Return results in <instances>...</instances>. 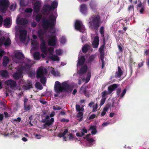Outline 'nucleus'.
I'll list each match as a JSON object with an SVG mask.
<instances>
[{
    "label": "nucleus",
    "instance_id": "obj_45",
    "mask_svg": "<svg viewBox=\"0 0 149 149\" xmlns=\"http://www.w3.org/2000/svg\"><path fill=\"white\" fill-rule=\"evenodd\" d=\"M24 109L26 111H28L31 109V107L30 105H27V104L25 105H24Z\"/></svg>",
    "mask_w": 149,
    "mask_h": 149
},
{
    "label": "nucleus",
    "instance_id": "obj_40",
    "mask_svg": "<svg viewBox=\"0 0 149 149\" xmlns=\"http://www.w3.org/2000/svg\"><path fill=\"white\" fill-rule=\"evenodd\" d=\"M40 78V82L43 84H45L46 81V77L43 76L41 77Z\"/></svg>",
    "mask_w": 149,
    "mask_h": 149
},
{
    "label": "nucleus",
    "instance_id": "obj_49",
    "mask_svg": "<svg viewBox=\"0 0 149 149\" xmlns=\"http://www.w3.org/2000/svg\"><path fill=\"white\" fill-rule=\"evenodd\" d=\"M36 86L37 88H40V90L42 89V86L38 82H37L36 83Z\"/></svg>",
    "mask_w": 149,
    "mask_h": 149
},
{
    "label": "nucleus",
    "instance_id": "obj_9",
    "mask_svg": "<svg viewBox=\"0 0 149 149\" xmlns=\"http://www.w3.org/2000/svg\"><path fill=\"white\" fill-rule=\"evenodd\" d=\"M16 21L17 24L23 26L26 25L29 22L28 19L25 18H17Z\"/></svg>",
    "mask_w": 149,
    "mask_h": 149
},
{
    "label": "nucleus",
    "instance_id": "obj_37",
    "mask_svg": "<svg viewBox=\"0 0 149 149\" xmlns=\"http://www.w3.org/2000/svg\"><path fill=\"white\" fill-rule=\"evenodd\" d=\"M42 18V15L41 14H37L36 16V20L38 22H39Z\"/></svg>",
    "mask_w": 149,
    "mask_h": 149
},
{
    "label": "nucleus",
    "instance_id": "obj_25",
    "mask_svg": "<svg viewBox=\"0 0 149 149\" xmlns=\"http://www.w3.org/2000/svg\"><path fill=\"white\" fill-rule=\"evenodd\" d=\"M87 70V67L86 65L83 66L79 70V73L82 74L86 73Z\"/></svg>",
    "mask_w": 149,
    "mask_h": 149
},
{
    "label": "nucleus",
    "instance_id": "obj_54",
    "mask_svg": "<svg viewBox=\"0 0 149 149\" xmlns=\"http://www.w3.org/2000/svg\"><path fill=\"white\" fill-rule=\"evenodd\" d=\"M61 109V108L58 105L53 106V109L54 110H59Z\"/></svg>",
    "mask_w": 149,
    "mask_h": 149
},
{
    "label": "nucleus",
    "instance_id": "obj_61",
    "mask_svg": "<svg viewBox=\"0 0 149 149\" xmlns=\"http://www.w3.org/2000/svg\"><path fill=\"white\" fill-rule=\"evenodd\" d=\"M20 4L21 6H24L26 5L24 2V0H20Z\"/></svg>",
    "mask_w": 149,
    "mask_h": 149
},
{
    "label": "nucleus",
    "instance_id": "obj_62",
    "mask_svg": "<svg viewBox=\"0 0 149 149\" xmlns=\"http://www.w3.org/2000/svg\"><path fill=\"white\" fill-rule=\"evenodd\" d=\"M96 116V115L95 114H92L88 118L89 120H91L94 118Z\"/></svg>",
    "mask_w": 149,
    "mask_h": 149
},
{
    "label": "nucleus",
    "instance_id": "obj_52",
    "mask_svg": "<svg viewBox=\"0 0 149 149\" xmlns=\"http://www.w3.org/2000/svg\"><path fill=\"white\" fill-rule=\"evenodd\" d=\"M56 52L57 55H61L62 54V50L61 49H57L56 50Z\"/></svg>",
    "mask_w": 149,
    "mask_h": 149
},
{
    "label": "nucleus",
    "instance_id": "obj_20",
    "mask_svg": "<svg viewBox=\"0 0 149 149\" xmlns=\"http://www.w3.org/2000/svg\"><path fill=\"white\" fill-rule=\"evenodd\" d=\"M118 87L117 84H113L109 86L108 88V90L109 93H111L112 91L115 90V89Z\"/></svg>",
    "mask_w": 149,
    "mask_h": 149
},
{
    "label": "nucleus",
    "instance_id": "obj_38",
    "mask_svg": "<svg viewBox=\"0 0 149 149\" xmlns=\"http://www.w3.org/2000/svg\"><path fill=\"white\" fill-rule=\"evenodd\" d=\"M8 75V73L6 70H3L1 73V75L2 77H6Z\"/></svg>",
    "mask_w": 149,
    "mask_h": 149
},
{
    "label": "nucleus",
    "instance_id": "obj_1",
    "mask_svg": "<svg viewBox=\"0 0 149 149\" xmlns=\"http://www.w3.org/2000/svg\"><path fill=\"white\" fill-rule=\"evenodd\" d=\"M56 23V17L53 15L49 16L48 19L46 18H43L42 20V25L45 30L47 31L49 28L51 30H53L52 32H50L54 34L56 32L54 27Z\"/></svg>",
    "mask_w": 149,
    "mask_h": 149
},
{
    "label": "nucleus",
    "instance_id": "obj_30",
    "mask_svg": "<svg viewBox=\"0 0 149 149\" xmlns=\"http://www.w3.org/2000/svg\"><path fill=\"white\" fill-rule=\"evenodd\" d=\"M31 44L33 47V48L34 49L37 50L38 48L37 43L36 41H33L32 42Z\"/></svg>",
    "mask_w": 149,
    "mask_h": 149
},
{
    "label": "nucleus",
    "instance_id": "obj_12",
    "mask_svg": "<svg viewBox=\"0 0 149 149\" xmlns=\"http://www.w3.org/2000/svg\"><path fill=\"white\" fill-rule=\"evenodd\" d=\"M80 10L84 15H86L88 13L87 7L86 4L83 3L80 5Z\"/></svg>",
    "mask_w": 149,
    "mask_h": 149
},
{
    "label": "nucleus",
    "instance_id": "obj_44",
    "mask_svg": "<svg viewBox=\"0 0 149 149\" xmlns=\"http://www.w3.org/2000/svg\"><path fill=\"white\" fill-rule=\"evenodd\" d=\"M38 37H40L41 36H43L44 34V31L41 29L38 31Z\"/></svg>",
    "mask_w": 149,
    "mask_h": 149
},
{
    "label": "nucleus",
    "instance_id": "obj_19",
    "mask_svg": "<svg viewBox=\"0 0 149 149\" xmlns=\"http://www.w3.org/2000/svg\"><path fill=\"white\" fill-rule=\"evenodd\" d=\"M118 70L116 71L115 74V77L120 78L123 74V72L119 66L118 67Z\"/></svg>",
    "mask_w": 149,
    "mask_h": 149
},
{
    "label": "nucleus",
    "instance_id": "obj_15",
    "mask_svg": "<svg viewBox=\"0 0 149 149\" xmlns=\"http://www.w3.org/2000/svg\"><path fill=\"white\" fill-rule=\"evenodd\" d=\"M22 72L20 70V68L17 70L13 75L14 78L15 79H18L20 78L22 73Z\"/></svg>",
    "mask_w": 149,
    "mask_h": 149
},
{
    "label": "nucleus",
    "instance_id": "obj_27",
    "mask_svg": "<svg viewBox=\"0 0 149 149\" xmlns=\"http://www.w3.org/2000/svg\"><path fill=\"white\" fill-rule=\"evenodd\" d=\"M68 132V129H65L64 130V131L63 133L60 132L58 134V136L60 138L63 137Z\"/></svg>",
    "mask_w": 149,
    "mask_h": 149
},
{
    "label": "nucleus",
    "instance_id": "obj_6",
    "mask_svg": "<svg viewBox=\"0 0 149 149\" xmlns=\"http://www.w3.org/2000/svg\"><path fill=\"white\" fill-rule=\"evenodd\" d=\"M74 26L75 29L80 32H84L85 31V28L81 22L77 20L75 22Z\"/></svg>",
    "mask_w": 149,
    "mask_h": 149
},
{
    "label": "nucleus",
    "instance_id": "obj_4",
    "mask_svg": "<svg viewBox=\"0 0 149 149\" xmlns=\"http://www.w3.org/2000/svg\"><path fill=\"white\" fill-rule=\"evenodd\" d=\"M55 115V112L54 111L52 112L49 116L47 115L45 117V118L42 120L41 121L43 123H45L44 124V127L46 128L48 126H49L52 125L54 122V119L53 118H52Z\"/></svg>",
    "mask_w": 149,
    "mask_h": 149
},
{
    "label": "nucleus",
    "instance_id": "obj_31",
    "mask_svg": "<svg viewBox=\"0 0 149 149\" xmlns=\"http://www.w3.org/2000/svg\"><path fill=\"white\" fill-rule=\"evenodd\" d=\"M90 128L92 130L91 133L93 135L95 134L97 132L96 127L94 125L90 127Z\"/></svg>",
    "mask_w": 149,
    "mask_h": 149
},
{
    "label": "nucleus",
    "instance_id": "obj_11",
    "mask_svg": "<svg viewBox=\"0 0 149 149\" xmlns=\"http://www.w3.org/2000/svg\"><path fill=\"white\" fill-rule=\"evenodd\" d=\"M19 39L21 41H25L26 40V35L27 33V31L25 30H22L19 31Z\"/></svg>",
    "mask_w": 149,
    "mask_h": 149
},
{
    "label": "nucleus",
    "instance_id": "obj_24",
    "mask_svg": "<svg viewBox=\"0 0 149 149\" xmlns=\"http://www.w3.org/2000/svg\"><path fill=\"white\" fill-rule=\"evenodd\" d=\"M91 48L90 45L87 44H85L82 48V52L84 53H86Z\"/></svg>",
    "mask_w": 149,
    "mask_h": 149
},
{
    "label": "nucleus",
    "instance_id": "obj_58",
    "mask_svg": "<svg viewBox=\"0 0 149 149\" xmlns=\"http://www.w3.org/2000/svg\"><path fill=\"white\" fill-rule=\"evenodd\" d=\"M66 41L65 38L64 37H62L60 39L61 42L63 44L65 43Z\"/></svg>",
    "mask_w": 149,
    "mask_h": 149
},
{
    "label": "nucleus",
    "instance_id": "obj_46",
    "mask_svg": "<svg viewBox=\"0 0 149 149\" xmlns=\"http://www.w3.org/2000/svg\"><path fill=\"white\" fill-rule=\"evenodd\" d=\"M48 51L50 54L52 55L54 52V48L52 47H50L48 48Z\"/></svg>",
    "mask_w": 149,
    "mask_h": 149
},
{
    "label": "nucleus",
    "instance_id": "obj_57",
    "mask_svg": "<svg viewBox=\"0 0 149 149\" xmlns=\"http://www.w3.org/2000/svg\"><path fill=\"white\" fill-rule=\"evenodd\" d=\"M83 115V113L82 112L79 111L78 112L77 115V118H80V117H82Z\"/></svg>",
    "mask_w": 149,
    "mask_h": 149
},
{
    "label": "nucleus",
    "instance_id": "obj_22",
    "mask_svg": "<svg viewBox=\"0 0 149 149\" xmlns=\"http://www.w3.org/2000/svg\"><path fill=\"white\" fill-rule=\"evenodd\" d=\"M85 58L84 56H82L79 58L77 65L79 66L83 65L85 62Z\"/></svg>",
    "mask_w": 149,
    "mask_h": 149
},
{
    "label": "nucleus",
    "instance_id": "obj_18",
    "mask_svg": "<svg viewBox=\"0 0 149 149\" xmlns=\"http://www.w3.org/2000/svg\"><path fill=\"white\" fill-rule=\"evenodd\" d=\"M99 38L97 36H95L94 38V40L92 43V45L93 48H97L99 44Z\"/></svg>",
    "mask_w": 149,
    "mask_h": 149
},
{
    "label": "nucleus",
    "instance_id": "obj_17",
    "mask_svg": "<svg viewBox=\"0 0 149 149\" xmlns=\"http://www.w3.org/2000/svg\"><path fill=\"white\" fill-rule=\"evenodd\" d=\"M40 48L42 52L45 54L47 53V48L45 42L43 41L40 44Z\"/></svg>",
    "mask_w": 149,
    "mask_h": 149
},
{
    "label": "nucleus",
    "instance_id": "obj_16",
    "mask_svg": "<svg viewBox=\"0 0 149 149\" xmlns=\"http://www.w3.org/2000/svg\"><path fill=\"white\" fill-rule=\"evenodd\" d=\"M5 84L8 86H10L11 88L12 87H15L17 85L16 82L12 79L6 81H5Z\"/></svg>",
    "mask_w": 149,
    "mask_h": 149
},
{
    "label": "nucleus",
    "instance_id": "obj_33",
    "mask_svg": "<svg viewBox=\"0 0 149 149\" xmlns=\"http://www.w3.org/2000/svg\"><path fill=\"white\" fill-rule=\"evenodd\" d=\"M110 94V93H109V91H107L106 90H104L101 93L102 97L106 98L107 97H106L107 95H109Z\"/></svg>",
    "mask_w": 149,
    "mask_h": 149
},
{
    "label": "nucleus",
    "instance_id": "obj_50",
    "mask_svg": "<svg viewBox=\"0 0 149 149\" xmlns=\"http://www.w3.org/2000/svg\"><path fill=\"white\" fill-rule=\"evenodd\" d=\"M106 100V98L102 97V99L100 100V105H102L104 103Z\"/></svg>",
    "mask_w": 149,
    "mask_h": 149
},
{
    "label": "nucleus",
    "instance_id": "obj_32",
    "mask_svg": "<svg viewBox=\"0 0 149 149\" xmlns=\"http://www.w3.org/2000/svg\"><path fill=\"white\" fill-rule=\"evenodd\" d=\"M4 24L6 26H8L10 24V19L9 17H7L3 21Z\"/></svg>",
    "mask_w": 149,
    "mask_h": 149
},
{
    "label": "nucleus",
    "instance_id": "obj_39",
    "mask_svg": "<svg viewBox=\"0 0 149 149\" xmlns=\"http://www.w3.org/2000/svg\"><path fill=\"white\" fill-rule=\"evenodd\" d=\"M95 58V56L94 55H91L89 57L88 59V63H91L92 61H93L94 60Z\"/></svg>",
    "mask_w": 149,
    "mask_h": 149
},
{
    "label": "nucleus",
    "instance_id": "obj_3",
    "mask_svg": "<svg viewBox=\"0 0 149 149\" xmlns=\"http://www.w3.org/2000/svg\"><path fill=\"white\" fill-rule=\"evenodd\" d=\"M73 87L69 85L67 82L65 81L61 84L59 81L55 82L54 86V90L55 92L58 93L60 92H71L72 91Z\"/></svg>",
    "mask_w": 149,
    "mask_h": 149
},
{
    "label": "nucleus",
    "instance_id": "obj_21",
    "mask_svg": "<svg viewBox=\"0 0 149 149\" xmlns=\"http://www.w3.org/2000/svg\"><path fill=\"white\" fill-rule=\"evenodd\" d=\"M15 57L18 59L23 60L25 58L23 54L20 52H17L15 54Z\"/></svg>",
    "mask_w": 149,
    "mask_h": 149
},
{
    "label": "nucleus",
    "instance_id": "obj_5",
    "mask_svg": "<svg viewBox=\"0 0 149 149\" xmlns=\"http://www.w3.org/2000/svg\"><path fill=\"white\" fill-rule=\"evenodd\" d=\"M10 3L8 0H0V10L5 13Z\"/></svg>",
    "mask_w": 149,
    "mask_h": 149
},
{
    "label": "nucleus",
    "instance_id": "obj_10",
    "mask_svg": "<svg viewBox=\"0 0 149 149\" xmlns=\"http://www.w3.org/2000/svg\"><path fill=\"white\" fill-rule=\"evenodd\" d=\"M105 45V38L104 37L103 38V44L101 46L99 49V52L100 53V58H104V48Z\"/></svg>",
    "mask_w": 149,
    "mask_h": 149
},
{
    "label": "nucleus",
    "instance_id": "obj_43",
    "mask_svg": "<svg viewBox=\"0 0 149 149\" xmlns=\"http://www.w3.org/2000/svg\"><path fill=\"white\" fill-rule=\"evenodd\" d=\"M128 10L129 12L132 10L133 13H134V7L133 5H130L129 6L128 8Z\"/></svg>",
    "mask_w": 149,
    "mask_h": 149
},
{
    "label": "nucleus",
    "instance_id": "obj_47",
    "mask_svg": "<svg viewBox=\"0 0 149 149\" xmlns=\"http://www.w3.org/2000/svg\"><path fill=\"white\" fill-rule=\"evenodd\" d=\"M5 40V38L3 36L2 37L0 38V47L2 45Z\"/></svg>",
    "mask_w": 149,
    "mask_h": 149
},
{
    "label": "nucleus",
    "instance_id": "obj_56",
    "mask_svg": "<svg viewBox=\"0 0 149 149\" xmlns=\"http://www.w3.org/2000/svg\"><path fill=\"white\" fill-rule=\"evenodd\" d=\"M27 72L28 73V74L29 76L31 77H32L34 76V73L32 71H29L28 72Z\"/></svg>",
    "mask_w": 149,
    "mask_h": 149
},
{
    "label": "nucleus",
    "instance_id": "obj_28",
    "mask_svg": "<svg viewBox=\"0 0 149 149\" xmlns=\"http://www.w3.org/2000/svg\"><path fill=\"white\" fill-rule=\"evenodd\" d=\"M33 56L34 59L36 60H38L40 59V54L38 52H34L33 54Z\"/></svg>",
    "mask_w": 149,
    "mask_h": 149
},
{
    "label": "nucleus",
    "instance_id": "obj_34",
    "mask_svg": "<svg viewBox=\"0 0 149 149\" xmlns=\"http://www.w3.org/2000/svg\"><path fill=\"white\" fill-rule=\"evenodd\" d=\"M58 6L57 2L54 1L51 4L50 6L52 10L56 8Z\"/></svg>",
    "mask_w": 149,
    "mask_h": 149
},
{
    "label": "nucleus",
    "instance_id": "obj_13",
    "mask_svg": "<svg viewBox=\"0 0 149 149\" xmlns=\"http://www.w3.org/2000/svg\"><path fill=\"white\" fill-rule=\"evenodd\" d=\"M41 7V3L39 1H37L33 5V9L36 13H38L40 10Z\"/></svg>",
    "mask_w": 149,
    "mask_h": 149
},
{
    "label": "nucleus",
    "instance_id": "obj_55",
    "mask_svg": "<svg viewBox=\"0 0 149 149\" xmlns=\"http://www.w3.org/2000/svg\"><path fill=\"white\" fill-rule=\"evenodd\" d=\"M33 11V10L31 8H27L25 9V11L27 13H31Z\"/></svg>",
    "mask_w": 149,
    "mask_h": 149
},
{
    "label": "nucleus",
    "instance_id": "obj_14",
    "mask_svg": "<svg viewBox=\"0 0 149 149\" xmlns=\"http://www.w3.org/2000/svg\"><path fill=\"white\" fill-rule=\"evenodd\" d=\"M31 67V64L26 63L24 65L22 66L19 68L22 72L26 71L27 72L30 70Z\"/></svg>",
    "mask_w": 149,
    "mask_h": 149
},
{
    "label": "nucleus",
    "instance_id": "obj_23",
    "mask_svg": "<svg viewBox=\"0 0 149 149\" xmlns=\"http://www.w3.org/2000/svg\"><path fill=\"white\" fill-rule=\"evenodd\" d=\"M52 10L50 6L47 4L44 5L43 7L42 11L43 13L49 12L50 11Z\"/></svg>",
    "mask_w": 149,
    "mask_h": 149
},
{
    "label": "nucleus",
    "instance_id": "obj_41",
    "mask_svg": "<svg viewBox=\"0 0 149 149\" xmlns=\"http://www.w3.org/2000/svg\"><path fill=\"white\" fill-rule=\"evenodd\" d=\"M76 110L78 111H80L83 110V109L81 108L80 105L78 104H77L76 105Z\"/></svg>",
    "mask_w": 149,
    "mask_h": 149
},
{
    "label": "nucleus",
    "instance_id": "obj_2",
    "mask_svg": "<svg viewBox=\"0 0 149 149\" xmlns=\"http://www.w3.org/2000/svg\"><path fill=\"white\" fill-rule=\"evenodd\" d=\"M88 25L90 28L97 30L100 26L102 22L99 13L92 15L89 19Z\"/></svg>",
    "mask_w": 149,
    "mask_h": 149
},
{
    "label": "nucleus",
    "instance_id": "obj_51",
    "mask_svg": "<svg viewBox=\"0 0 149 149\" xmlns=\"http://www.w3.org/2000/svg\"><path fill=\"white\" fill-rule=\"evenodd\" d=\"M87 87H88L87 86H82L81 87L80 89L81 90H82L83 93H84L87 91L86 89Z\"/></svg>",
    "mask_w": 149,
    "mask_h": 149
},
{
    "label": "nucleus",
    "instance_id": "obj_8",
    "mask_svg": "<svg viewBox=\"0 0 149 149\" xmlns=\"http://www.w3.org/2000/svg\"><path fill=\"white\" fill-rule=\"evenodd\" d=\"M57 38L55 36L52 35L49 36L48 45L50 46H54L56 44Z\"/></svg>",
    "mask_w": 149,
    "mask_h": 149
},
{
    "label": "nucleus",
    "instance_id": "obj_36",
    "mask_svg": "<svg viewBox=\"0 0 149 149\" xmlns=\"http://www.w3.org/2000/svg\"><path fill=\"white\" fill-rule=\"evenodd\" d=\"M11 43V40L9 38H8L5 41L4 45L5 46H7L10 45Z\"/></svg>",
    "mask_w": 149,
    "mask_h": 149
},
{
    "label": "nucleus",
    "instance_id": "obj_60",
    "mask_svg": "<svg viewBox=\"0 0 149 149\" xmlns=\"http://www.w3.org/2000/svg\"><path fill=\"white\" fill-rule=\"evenodd\" d=\"M127 89L126 88H125L123 91V92L121 94V97H123L125 95Z\"/></svg>",
    "mask_w": 149,
    "mask_h": 149
},
{
    "label": "nucleus",
    "instance_id": "obj_26",
    "mask_svg": "<svg viewBox=\"0 0 149 149\" xmlns=\"http://www.w3.org/2000/svg\"><path fill=\"white\" fill-rule=\"evenodd\" d=\"M9 58L8 57L5 56L3 58V65L4 66H6L9 62Z\"/></svg>",
    "mask_w": 149,
    "mask_h": 149
},
{
    "label": "nucleus",
    "instance_id": "obj_63",
    "mask_svg": "<svg viewBox=\"0 0 149 149\" xmlns=\"http://www.w3.org/2000/svg\"><path fill=\"white\" fill-rule=\"evenodd\" d=\"M97 104H96L95 106H94L93 108L92 111L93 112H95L97 111Z\"/></svg>",
    "mask_w": 149,
    "mask_h": 149
},
{
    "label": "nucleus",
    "instance_id": "obj_42",
    "mask_svg": "<svg viewBox=\"0 0 149 149\" xmlns=\"http://www.w3.org/2000/svg\"><path fill=\"white\" fill-rule=\"evenodd\" d=\"M100 32L102 36L103 37L104 36V28L103 26H101L100 28Z\"/></svg>",
    "mask_w": 149,
    "mask_h": 149
},
{
    "label": "nucleus",
    "instance_id": "obj_48",
    "mask_svg": "<svg viewBox=\"0 0 149 149\" xmlns=\"http://www.w3.org/2000/svg\"><path fill=\"white\" fill-rule=\"evenodd\" d=\"M100 60L102 62V69H103L105 66V61L104 60V58H100Z\"/></svg>",
    "mask_w": 149,
    "mask_h": 149
},
{
    "label": "nucleus",
    "instance_id": "obj_64",
    "mask_svg": "<svg viewBox=\"0 0 149 149\" xmlns=\"http://www.w3.org/2000/svg\"><path fill=\"white\" fill-rule=\"evenodd\" d=\"M15 7L13 4H11L9 7L10 9L11 10H14L15 9Z\"/></svg>",
    "mask_w": 149,
    "mask_h": 149
},
{
    "label": "nucleus",
    "instance_id": "obj_53",
    "mask_svg": "<svg viewBox=\"0 0 149 149\" xmlns=\"http://www.w3.org/2000/svg\"><path fill=\"white\" fill-rule=\"evenodd\" d=\"M110 106V104H107L105 107L104 108L103 111L106 112L107 111Z\"/></svg>",
    "mask_w": 149,
    "mask_h": 149
},
{
    "label": "nucleus",
    "instance_id": "obj_29",
    "mask_svg": "<svg viewBox=\"0 0 149 149\" xmlns=\"http://www.w3.org/2000/svg\"><path fill=\"white\" fill-rule=\"evenodd\" d=\"M23 87L25 90H27L30 88H33V86L31 84L29 83L23 85Z\"/></svg>",
    "mask_w": 149,
    "mask_h": 149
},
{
    "label": "nucleus",
    "instance_id": "obj_7",
    "mask_svg": "<svg viewBox=\"0 0 149 149\" xmlns=\"http://www.w3.org/2000/svg\"><path fill=\"white\" fill-rule=\"evenodd\" d=\"M47 71L46 69H43L42 67H40L38 68L36 74V77L38 79L41 77L43 76L44 74L47 73Z\"/></svg>",
    "mask_w": 149,
    "mask_h": 149
},
{
    "label": "nucleus",
    "instance_id": "obj_35",
    "mask_svg": "<svg viewBox=\"0 0 149 149\" xmlns=\"http://www.w3.org/2000/svg\"><path fill=\"white\" fill-rule=\"evenodd\" d=\"M50 58L53 61H59L60 60L59 57L56 55H53Z\"/></svg>",
    "mask_w": 149,
    "mask_h": 149
},
{
    "label": "nucleus",
    "instance_id": "obj_59",
    "mask_svg": "<svg viewBox=\"0 0 149 149\" xmlns=\"http://www.w3.org/2000/svg\"><path fill=\"white\" fill-rule=\"evenodd\" d=\"M118 47L119 52H122L123 51V49L122 47L121 44H120L118 45Z\"/></svg>",
    "mask_w": 149,
    "mask_h": 149
}]
</instances>
